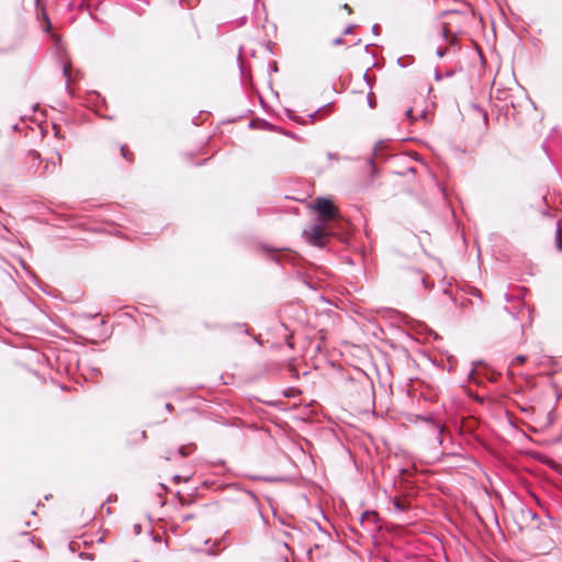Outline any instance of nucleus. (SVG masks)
Segmentation results:
<instances>
[{
    "label": "nucleus",
    "mask_w": 562,
    "mask_h": 562,
    "mask_svg": "<svg viewBox=\"0 0 562 562\" xmlns=\"http://www.w3.org/2000/svg\"><path fill=\"white\" fill-rule=\"evenodd\" d=\"M312 209L318 214L322 223L328 224L339 217V211L334 202L329 199L318 198L314 201Z\"/></svg>",
    "instance_id": "1"
},
{
    "label": "nucleus",
    "mask_w": 562,
    "mask_h": 562,
    "mask_svg": "<svg viewBox=\"0 0 562 562\" xmlns=\"http://www.w3.org/2000/svg\"><path fill=\"white\" fill-rule=\"evenodd\" d=\"M329 235L330 232L328 224L322 222L311 225L303 232V237L305 240L308 244L317 247H323Z\"/></svg>",
    "instance_id": "2"
},
{
    "label": "nucleus",
    "mask_w": 562,
    "mask_h": 562,
    "mask_svg": "<svg viewBox=\"0 0 562 562\" xmlns=\"http://www.w3.org/2000/svg\"><path fill=\"white\" fill-rule=\"evenodd\" d=\"M401 110L403 111L404 113V116L406 119V121L409 123V124H413L414 122L417 121L418 116L420 117H425V114L423 111H420L418 113V115H414V105L409 104L408 102H403L401 104Z\"/></svg>",
    "instance_id": "3"
},
{
    "label": "nucleus",
    "mask_w": 562,
    "mask_h": 562,
    "mask_svg": "<svg viewBox=\"0 0 562 562\" xmlns=\"http://www.w3.org/2000/svg\"><path fill=\"white\" fill-rule=\"evenodd\" d=\"M61 155L58 151H56L54 156L46 159V164L44 167L45 172H54L56 168L61 166Z\"/></svg>",
    "instance_id": "4"
},
{
    "label": "nucleus",
    "mask_w": 562,
    "mask_h": 562,
    "mask_svg": "<svg viewBox=\"0 0 562 562\" xmlns=\"http://www.w3.org/2000/svg\"><path fill=\"white\" fill-rule=\"evenodd\" d=\"M555 246H557L558 250L562 251V221H559L557 223Z\"/></svg>",
    "instance_id": "5"
},
{
    "label": "nucleus",
    "mask_w": 562,
    "mask_h": 562,
    "mask_svg": "<svg viewBox=\"0 0 562 562\" xmlns=\"http://www.w3.org/2000/svg\"><path fill=\"white\" fill-rule=\"evenodd\" d=\"M194 450H195V445L194 443H190V445H187V446H182L179 449V453L182 457H187V456H190Z\"/></svg>",
    "instance_id": "6"
},
{
    "label": "nucleus",
    "mask_w": 562,
    "mask_h": 562,
    "mask_svg": "<svg viewBox=\"0 0 562 562\" xmlns=\"http://www.w3.org/2000/svg\"><path fill=\"white\" fill-rule=\"evenodd\" d=\"M526 359L525 356H517L513 359L512 366H521L526 362Z\"/></svg>",
    "instance_id": "7"
},
{
    "label": "nucleus",
    "mask_w": 562,
    "mask_h": 562,
    "mask_svg": "<svg viewBox=\"0 0 562 562\" xmlns=\"http://www.w3.org/2000/svg\"><path fill=\"white\" fill-rule=\"evenodd\" d=\"M121 153H122V155H123V157H124L125 159H127V160H130V161H132V160H133L132 154L128 151V149H127V148L122 147V148H121Z\"/></svg>",
    "instance_id": "8"
},
{
    "label": "nucleus",
    "mask_w": 562,
    "mask_h": 562,
    "mask_svg": "<svg viewBox=\"0 0 562 562\" xmlns=\"http://www.w3.org/2000/svg\"><path fill=\"white\" fill-rule=\"evenodd\" d=\"M50 26H52L50 21L46 18L45 19V30L49 31Z\"/></svg>",
    "instance_id": "9"
},
{
    "label": "nucleus",
    "mask_w": 562,
    "mask_h": 562,
    "mask_svg": "<svg viewBox=\"0 0 562 562\" xmlns=\"http://www.w3.org/2000/svg\"><path fill=\"white\" fill-rule=\"evenodd\" d=\"M344 9L347 11L348 14L352 13V9L347 3L344 4Z\"/></svg>",
    "instance_id": "10"
},
{
    "label": "nucleus",
    "mask_w": 562,
    "mask_h": 562,
    "mask_svg": "<svg viewBox=\"0 0 562 562\" xmlns=\"http://www.w3.org/2000/svg\"><path fill=\"white\" fill-rule=\"evenodd\" d=\"M54 130H55V135H56L57 137H59V132H58V130L56 128V126H54Z\"/></svg>",
    "instance_id": "11"
},
{
    "label": "nucleus",
    "mask_w": 562,
    "mask_h": 562,
    "mask_svg": "<svg viewBox=\"0 0 562 562\" xmlns=\"http://www.w3.org/2000/svg\"><path fill=\"white\" fill-rule=\"evenodd\" d=\"M64 72H65V75H67V76H68V67H65V68H64Z\"/></svg>",
    "instance_id": "12"
},
{
    "label": "nucleus",
    "mask_w": 562,
    "mask_h": 562,
    "mask_svg": "<svg viewBox=\"0 0 562 562\" xmlns=\"http://www.w3.org/2000/svg\"><path fill=\"white\" fill-rule=\"evenodd\" d=\"M483 116H484V120H487V113L486 112L483 113Z\"/></svg>",
    "instance_id": "13"
}]
</instances>
